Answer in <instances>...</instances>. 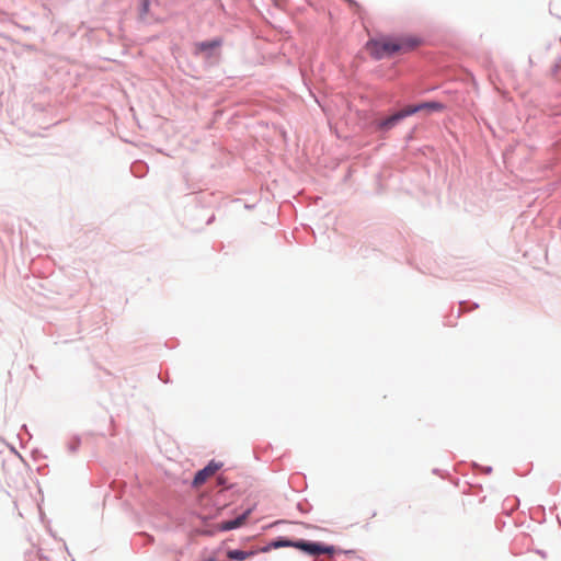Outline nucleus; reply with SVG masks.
<instances>
[{"label": "nucleus", "mask_w": 561, "mask_h": 561, "mask_svg": "<svg viewBox=\"0 0 561 561\" xmlns=\"http://www.w3.org/2000/svg\"><path fill=\"white\" fill-rule=\"evenodd\" d=\"M249 515H250V512L248 511L232 520L222 522L221 524L218 525V529L221 531H228L231 529H236L245 523Z\"/></svg>", "instance_id": "5"}, {"label": "nucleus", "mask_w": 561, "mask_h": 561, "mask_svg": "<svg viewBox=\"0 0 561 561\" xmlns=\"http://www.w3.org/2000/svg\"><path fill=\"white\" fill-rule=\"evenodd\" d=\"M147 9H148V3L147 1L144 2V11L147 12Z\"/></svg>", "instance_id": "9"}, {"label": "nucleus", "mask_w": 561, "mask_h": 561, "mask_svg": "<svg viewBox=\"0 0 561 561\" xmlns=\"http://www.w3.org/2000/svg\"><path fill=\"white\" fill-rule=\"evenodd\" d=\"M219 465L215 463L214 461L209 462L207 467L199 470L194 478L193 484L195 486L202 485L209 477H211L218 469Z\"/></svg>", "instance_id": "4"}, {"label": "nucleus", "mask_w": 561, "mask_h": 561, "mask_svg": "<svg viewBox=\"0 0 561 561\" xmlns=\"http://www.w3.org/2000/svg\"><path fill=\"white\" fill-rule=\"evenodd\" d=\"M420 45V39L412 36L380 37L366 44L368 54L375 59L392 56L396 53H408Z\"/></svg>", "instance_id": "1"}, {"label": "nucleus", "mask_w": 561, "mask_h": 561, "mask_svg": "<svg viewBox=\"0 0 561 561\" xmlns=\"http://www.w3.org/2000/svg\"><path fill=\"white\" fill-rule=\"evenodd\" d=\"M220 45V43L218 41H211V42H203V43H199L196 45V48L199 50V51H204V50H207V49H213V48H216Z\"/></svg>", "instance_id": "7"}, {"label": "nucleus", "mask_w": 561, "mask_h": 561, "mask_svg": "<svg viewBox=\"0 0 561 561\" xmlns=\"http://www.w3.org/2000/svg\"><path fill=\"white\" fill-rule=\"evenodd\" d=\"M295 548L310 554V556H319L321 553H332L333 547H324L318 542H309L304 540H298L295 542Z\"/></svg>", "instance_id": "3"}, {"label": "nucleus", "mask_w": 561, "mask_h": 561, "mask_svg": "<svg viewBox=\"0 0 561 561\" xmlns=\"http://www.w3.org/2000/svg\"><path fill=\"white\" fill-rule=\"evenodd\" d=\"M295 542L296 541H291L288 539H282V540L274 542L273 546L275 548H280V547H294L295 548Z\"/></svg>", "instance_id": "8"}, {"label": "nucleus", "mask_w": 561, "mask_h": 561, "mask_svg": "<svg viewBox=\"0 0 561 561\" xmlns=\"http://www.w3.org/2000/svg\"><path fill=\"white\" fill-rule=\"evenodd\" d=\"M252 554H253V552H247V551H242V550H230L227 552V557L229 559L238 560V561H243Z\"/></svg>", "instance_id": "6"}, {"label": "nucleus", "mask_w": 561, "mask_h": 561, "mask_svg": "<svg viewBox=\"0 0 561 561\" xmlns=\"http://www.w3.org/2000/svg\"><path fill=\"white\" fill-rule=\"evenodd\" d=\"M444 110V105L439 102H424L416 105H408L401 111L390 115L385 119H380L376 123V128L378 130L387 131L393 128L403 118L419 113L421 111L427 112H440Z\"/></svg>", "instance_id": "2"}]
</instances>
